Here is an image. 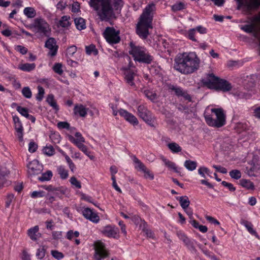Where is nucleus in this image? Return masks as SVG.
<instances>
[{
	"label": "nucleus",
	"mask_w": 260,
	"mask_h": 260,
	"mask_svg": "<svg viewBox=\"0 0 260 260\" xmlns=\"http://www.w3.org/2000/svg\"><path fill=\"white\" fill-rule=\"evenodd\" d=\"M156 5L153 3L147 5L143 9L136 25L137 35L143 40H146L150 33V29L153 28L152 21L156 12Z\"/></svg>",
	"instance_id": "nucleus-1"
},
{
	"label": "nucleus",
	"mask_w": 260,
	"mask_h": 260,
	"mask_svg": "<svg viewBox=\"0 0 260 260\" xmlns=\"http://www.w3.org/2000/svg\"><path fill=\"white\" fill-rule=\"evenodd\" d=\"M174 69L182 74H189L197 71L200 60L195 52L178 54L175 58Z\"/></svg>",
	"instance_id": "nucleus-2"
},
{
	"label": "nucleus",
	"mask_w": 260,
	"mask_h": 260,
	"mask_svg": "<svg viewBox=\"0 0 260 260\" xmlns=\"http://www.w3.org/2000/svg\"><path fill=\"white\" fill-rule=\"evenodd\" d=\"M121 0H90V5L98 11L101 20H109L114 15L113 10H117L122 6Z\"/></svg>",
	"instance_id": "nucleus-3"
},
{
	"label": "nucleus",
	"mask_w": 260,
	"mask_h": 260,
	"mask_svg": "<svg viewBox=\"0 0 260 260\" xmlns=\"http://www.w3.org/2000/svg\"><path fill=\"white\" fill-rule=\"evenodd\" d=\"M202 81L203 84L208 88L216 90L226 92L231 90L232 88L229 82L224 79H220L213 73L207 74L206 77L202 79Z\"/></svg>",
	"instance_id": "nucleus-4"
},
{
	"label": "nucleus",
	"mask_w": 260,
	"mask_h": 260,
	"mask_svg": "<svg viewBox=\"0 0 260 260\" xmlns=\"http://www.w3.org/2000/svg\"><path fill=\"white\" fill-rule=\"evenodd\" d=\"M213 114H205L204 117L207 124L215 127H221L225 124V115L221 108L211 109Z\"/></svg>",
	"instance_id": "nucleus-5"
},
{
	"label": "nucleus",
	"mask_w": 260,
	"mask_h": 260,
	"mask_svg": "<svg viewBox=\"0 0 260 260\" xmlns=\"http://www.w3.org/2000/svg\"><path fill=\"white\" fill-rule=\"evenodd\" d=\"M130 46L129 53L135 61L146 64H150L152 61L153 57L144 47L135 46L132 43H131Z\"/></svg>",
	"instance_id": "nucleus-6"
},
{
	"label": "nucleus",
	"mask_w": 260,
	"mask_h": 260,
	"mask_svg": "<svg viewBox=\"0 0 260 260\" xmlns=\"http://www.w3.org/2000/svg\"><path fill=\"white\" fill-rule=\"evenodd\" d=\"M32 27L37 30V32L48 36L51 31L49 25L43 18H37L34 20Z\"/></svg>",
	"instance_id": "nucleus-7"
},
{
	"label": "nucleus",
	"mask_w": 260,
	"mask_h": 260,
	"mask_svg": "<svg viewBox=\"0 0 260 260\" xmlns=\"http://www.w3.org/2000/svg\"><path fill=\"white\" fill-rule=\"evenodd\" d=\"M119 31L114 27H107L103 32V36L106 41L110 44H117L120 41L119 36Z\"/></svg>",
	"instance_id": "nucleus-8"
},
{
	"label": "nucleus",
	"mask_w": 260,
	"mask_h": 260,
	"mask_svg": "<svg viewBox=\"0 0 260 260\" xmlns=\"http://www.w3.org/2000/svg\"><path fill=\"white\" fill-rule=\"evenodd\" d=\"M76 136L80 137L78 141L75 140V138L72 135H69V140L76 145V146H77V147L85 155L88 156L91 159H92L94 158L93 156L90 155V151L88 150V148L86 146L83 144V143L85 142V139L79 132H76Z\"/></svg>",
	"instance_id": "nucleus-9"
},
{
	"label": "nucleus",
	"mask_w": 260,
	"mask_h": 260,
	"mask_svg": "<svg viewBox=\"0 0 260 260\" xmlns=\"http://www.w3.org/2000/svg\"><path fill=\"white\" fill-rule=\"evenodd\" d=\"M138 113L140 118H141L146 123L152 127L154 126L155 118L152 113L144 106L140 105L138 107Z\"/></svg>",
	"instance_id": "nucleus-10"
},
{
	"label": "nucleus",
	"mask_w": 260,
	"mask_h": 260,
	"mask_svg": "<svg viewBox=\"0 0 260 260\" xmlns=\"http://www.w3.org/2000/svg\"><path fill=\"white\" fill-rule=\"evenodd\" d=\"M94 258L95 260H102L109 255V252L106 249L105 244L101 242L97 241L94 243Z\"/></svg>",
	"instance_id": "nucleus-11"
},
{
	"label": "nucleus",
	"mask_w": 260,
	"mask_h": 260,
	"mask_svg": "<svg viewBox=\"0 0 260 260\" xmlns=\"http://www.w3.org/2000/svg\"><path fill=\"white\" fill-rule=\"evenodd\" d=\"M134 162L137 165L135 167L136 169L142 172L144 174V177L145 178H149L150 180H153L154 179L153 174L151 173V171L147 168L145 165L136 157H134Z\"/></svg>",
	"instance_id": "nucleus-12"
},
{
	"label": "nucleus",
	"mask_w": 260,
	"mask_h": 260,
	"mask_svg": "<svg viewBox=\"0 0 260 260\" xmlns=\"http://www.w3.org/2000/svg\"><path fill=\"white\" fill-rule=\"evenodd\" d=\"M28 172L30 175H36L40 174L42 171V166L38 160L35 159L27 165Z\"/></svg>",
	"instance_id": "nucleus-13"
},
{
	"label": "nucleus",
	"mask_w": 260,
	"mask_h": 260,
	"mask_svg": "<svg viewBox=\"0 0 260 260\" xmlns=\"http://www.w3.org/2000/svg\"><path fill=\"white\" fill-rule=\"evenodd\" d=\"M13 120L14 123L15 129L17 132V136L18 138V139L19 141L22 142L23 141V128L21 122L19 118L16 115L13 116Z\"/></svg>",
	"instance_id": "nucleus-14"
},
{
	"label": "nucleus",
	"mask_w": 260,
	"mask_h": 260,
	"mask_svg": "<svg viewBox=\"0 0 260 260\" xmlns=\"http://www.w3.org/2000/svg\"><path fill=\"white\" fill-rule=\"evenodd\" d=\"M119 114L123 117L127 121L131 124L136 125L139 123L137 118L132 114L129 113L126 110L121 109L119 110Z\"/></svg>",
	"instance_id": "nucleus-15"
},
{
	"label": "nucleus",
	"mask_w": 260,
	"mask_h": 260,
	"mask_svg": "<svg viewBox=\"0 0 260 260\" xmlns=\"http://www.w3.org/2000/svg\"><path fill=\"white\" fill-rule=\"evenodd\" d=\"M169 89L174 91L177 96H182L186 100L189 102L191 101V98L186 91L183 90L181 87L175 86L173 85H169Z\"/></svg>",
	"instance_id": "nucleus-16"
},
{
	"label": "nucleus",
	"mask_w": 260,
	"mask_h": 260,
	"mask_svg": "<svg viewBox=\"0 0 260 260\" xmlns=\"http://www.w3.org/2000/svg\"><path fill=\"white\" fill-rule=\"evenodd\" d=\"M45 47L49 49V53L51 56H54L56 54L58 46L56 45V42L54 38H49L46 41Z\"/></svg>",
	"instance_id": "nucleus-17"
},
{
	"label": "nucleus",
	"mask_w": 260,
	"mask_h": 260,
	"mask_svg": "<svg viewBox=\"0 0 260 260\" xmlns=\"http://www.w3.org/2000/svg\"><path fill=\"white\" fill-rule=\"evenodd\" d=\"M82 213L85 218L94 223H98L100 220V217L97 214L89 208L84 209Z\"/></svg>",
	"instance_id": "nucleus-18"
},
{
	"label": "nucleus",
	"mask_w": 260,
	"mask_h": 260,
	"mask_svg": "<svg viewBox=\"0 0 260 260\" xmlns=\"http://www.w3.org/2000/svg\"><path fill=\"white\" fill-rule=\"evenodd\" d=\"M238 3L237 9L240 10L242 7L247 13H250L252 8V0H236Z\"/></svg>",
	"instance_id": "nucleus-19"
},
{
	"label": "nucleus",
	"mask_w": 260,
	"mask_h": 260,
	"mask_svg": "<svg viewBox=\"0 0 260 260\" xmlns=\"http://www.w3.org/2000/svg\"><path fill=\"white\" fill-rule=\"evenodd\" d=\"M118 230L114 226L107 225L104 228L102 233L105 236L108 237L115 238L118 233Z\"/></svg>",
	"instance_id": "nucleus-20"
},
{
	"label": "nucleus",
	"mask_w": 260,
	"mask_h": 260,
	"mask_svg": "<svg viewBox=\"0 0 260 260\" xmlns=\"http://www.w3.org/2000/svg\"><path fill=\"white\" fill-rule=\"evenodd\" d=\"M88 109L82 104H77L75 106L73 112L75 115L81 117H85L87 114Z\"/></svg>",
	"instance_id": "nucleus-21"
},
{
	"label": "nucleus",
	"mask_w": 260,
	"mask_h": 260,
	"mask_svg": "<svg viewBox=\"0 0 260 260\" xmlns=\"http://www.w3.org/2000/svg\"><path fill=\"white\" fill-rule=\"evenodd\" d=\"M27 235L32 240L36 241L41 236L39 233V226L36 225L29 229L27 231Z\"/></svg>",
	"instance_id": "nucleus-22"
},
{
	"label": "nucleus",
	"mask_w": 260,
	"mask_h": 260,
	"mask_svg": "<svg viewBox=\"0 0 260 260\" xmlns=\"http://www.w3.org/2000/svg\"><path fill=\"white\" fill-rule=\"evenodd\" d=\"M135 75L134 72L131 70H126L124 73V79L126 83L134 87H135V84L134 82Z\"/></svg>",
	"instance_id": "nucleus-23"
},
{
	"label": "nucleus",
	"mask_w": 260,
	"mask_h": 260,
	"mask_svg": "<svg viewBox=\"0 0 260 260\" xmlns=\"http://www.w3.org/2000/svg\"><path fill=\"white\" fill-rule=\"evenodd\" d=\"M241 223L245 226V228L247 229V231L249 232L250 234L255 236L256 238L259 237L256 232L253 229V225L251 223V222L245 220H242L241 221Z\"/></svg>",
	"instance_id": "nucleus-24"
},
{
	"label": "nucleus",
	"mask_w": 260,
	"mask_h": 260,
	"mask_svg": "<svg viewBox=\"0 0 260 260\" xmlns=\"http://www.w3.org/2000/svg\"><path fill=\"white\" fill-rule=\"evenodd\" d=\"M176 199L179 201L180 206L183 210H185V209L188 208L190 204V201L187 196L177 197Z\"/></svg>",
	"instance_id": "nucleus-25"
},
{
	"label": "nucleus",
	"mask_w": 260,
	"mask_h": 260,
	"mask_svg": "<svg viewBox=\"0 0 260 260\" xmlns=\"http://www.w3.org/2000/svg\"><path fill=\"white\" fill-rule=\"evenodd\" d=\"M161 159L162 161L164 162L165 166L167 167L169 169L173 170L176 173L179 172L177 169V167L176 166V165L174 162L168 160L164 156H161Z\"/></svg>",
	"instance_id": "nucleus-26"
},
{
	"label": "nucleus",
	"mask_w": 260,
	"mask_h": 260,
	"mask_svg": "<svg viewBox=\"0 0 260 260\" xmlns=\"http://www.w3.org/2000/svg\"><path fill=\"white\" fill-rule=\"evenodd\" d=\"M46 102L55 110L58 111L59 110V107L54 99V96L52 94L48 95L46 99Z\"/></svg>",
	"instance_id": "nucleus-27"
},
{
	"label": "nucleus",
	"mask_w": 260,
	"mask_h": 260,
	"mask_svg": "<svg viewBox=\"0 0 260 260\" xmlns=\"http://www.w3.org/2000/svg\"><path fill=\"white\" fill-rule=\"evenodd\" d=\"M36 68V64L34 63H23L21 64L19 66L18 68L23 71L25 72H30L32 70H34Z\"/></svg>",
	"instance_id": "nucleus-28"
},
{
	"label": "nucleus",
	"mask_w": 260,
	"mask_h": 260,
	"mask_svg": "<svg viewBox=\"0 0 260 260\" xmlns=\"http://www.w3.org/2000/svg\"><path fill=\"white\" fill-rule=\"evenodd\" d=\"M77 28L79 30H82L86 28L85 20L81 18H76L74 20Z\"/></svg>",
	"instance_id": "nucleus-29"
},
{
	"label": "nucleus",
	"mask_w": 260,
	"mask_h": 260,
	"mask_svg": "<svg viewBox=\"0 0 260 260\" xmlns=\"http://www.w3.org/2000/svg\"><path fill=\"white\" fill-rule=\"evenodd\" d=\"M167 146L173 153H178L182 150L181 147L175 142L169 143Z\"/></svg>",
	"instance_id": "nucleus-30"
},
{
	"label": "nucleus",
	"mask_w": 260,
	"mask_h": 260,
	"mask_svg": "<svg viewBox=\"0 0 260 260\" xmlns=\"http://www.w3.org/2000/svg\"><path fill=\"white\" fill-rule=\"evenodd\" d=\"M184 165L187 170L191 171L194 170L197 167V162L191 160H186Z\"/></svg>",
	"instance_id": "nucleus-31"
},
{
	"label": "nucleus",
	"mask_w": 260,
	"mask_h": 260,
	"mask_svg": "<svg viewBox=\"0 0 260 260\" xmlns=\"http://www.w3.org/2000/svg\"><path fill=\"white\" fill-rule=\"evenodd\" d=\"M240 184L248 189H253L254 187L253 183L250 180L241 179L240 180Z\"/></svg>",
	"instance_id": "nucleus-32"
},
{
	"label": "nucleus",
	"mask_w": 260,
	"mask_h": 260,
	"mask_svg": "<svg viewBox=\"0 0 260 260\" xmlns=\"http://www.w3.org/2000/svg\"><path fill=\"white\" fill-rule=\"evenodd\" d=\"M24 14L28 17L32 18L36 15L35 10L32 7H26L24 9Z\"/></svg>",
	"instance_id": "nucleus-33"
},
{
	"label": "nucleus",
	"mask_w": 260,
	"mask_h": 260,
	"mask_svg": "<svg viewBox=\"0 0 260 260\" xmlns=\"http://www.w3.org/2000/svg\"><path fill=\"white\" fill-rule=\"evenodd\" d=\"M70 19V16H63L59 21V25L62 27H68L70 25V23L69 22Z\"/></svg>",
	"instance_id": "nucleus-34"
},
{
	"label": "nucleus",
	"mask_w": 260,
	"mask_h": 260,
	"mask_svg": "<svg viewBox=\"0 0 260 260\" xmlns=\"http://www.w3.org/2000/svg\"><path fill=\"white\" fill-rule=\"evenodd\" d=\"M86 53L88 55H90L93 53L94 55H96L98 53V51L95 48V46L91 44L89 46H86L85 47Z\"/></svg>",
	"instance_id": "nucleus-35"
},
{
	"label": "nucleus",
	"mask_w": 260,
	"mask_h": 260,
	"mask_svg": "<svg viewBox=\"0 0 260 260\" xmlns=\"http://www.w3.org/2000/svg\"><path fill=\"white\" fill-rule=\"evenodd\" d=\"M43 152L45 154L48 156H52L55 153V149L51 145H46L43 149Z\"/></svg>",
	"instance_id": "nucleus-36"
},
{
	"label": "nucleus",
	"mask_w": 260,
	"mask_h": 260,
	"mask_svg": "<svg viewBox=\"0 0 260 260\" xmlns=\"http://www.w3.org/2000/svg\"><path fill=\"white\" fill-rule=\"evenodd\" d=\"M57 172L61 179H65L68 178V170H66L63 167H59L57 168Z\"/></svg>",
	"instance_id": "nucleus-37"
},
{
	"label": "nucleus",
	"mask_w": 260,
	"mask_h": 260,
	"mask_svg": "<svg viewBox=\"0 0 260 260\" xmlns=\"http://www.w3.org/2000/svg\"><path fill=\"white\" fill-rule=\"evenodd\" d=\"M52 176V172L48 171L46 173L42 174V176L38 178V179L41 181H49L51 179Z\"/></svg>",
	"instance_id": "nucleus-38"
},
{
	"label": "nucleus",
	"mask_w": 260,
	"mask_h": 260,
	"mask_svg": "<svg viewBox=\"0 0 260 260\" xmlns=\"http://www.w3.org/2000/svg\"><path fill=\"white\" fill-rule=\"evenodd\" d=\"M232 178L238 180L241 177V173L238 170H232L229 173Z\"/></svg>",
	"instance_id": "nucleus-39"
},
{
	"label": "nucleus",
	"mask_w": 260,
	"mask_h": 260,
	"mask_svg": "<svg viewBox=\"0 0 260 260\" xmlns=\"http://www.w3.org/2000/svg\"><path fill=\"white\" fill-rule=\"evenodd\" d=\"M38 93L36 95V99L38 101H41L43 100L44 97V94L45 93L44 89L43 87L41 86H38Z\"/></svg>",
	"instance_id": "nucleus-40"
},
{
	"label": "nucleus",
	"mask_w": 260,
	"mask_h": 260,
	"mask_svg": "<svg viewBox=\"0 0 260 260\" xmlns=\"http://www.w3.org/2000/svg\"><path fill=\"white\" fill-rule=\"evenodd\" d=\"M198 173L204 178H206V174L210 176V171L206 167H200L198 170Z\"/></svg>",
	"instance_id": "nucleus-41"
},
{
	"label": "nucleus",
	"mask_w": 260,
	"mask_h": 260,
	"mask_svg": "<svg viewBox=\"0 0 260 260\" xmlns=\"http://www.w3.org/2000/svg\"><path fill=\"white\" fill-rule=\"evenodd\" d=\"M17 111L22 116L27 118L28 115V110L27 108H24L21 106H18L17 107Z\"/></svg>",
	"instance_id": "nucleus-42"
},
{
	"label": "nucleus",
	"mask_w": 260,
	"mask_h": 260,
	"mask_svg": "<svg viewBox=\"0 0 260 260\" xmlns=\"http://www.w3.org/2000/svg\"><path fill=\"white\" fill-rule=\"evenodd\" d=\"M79 236V233L78 231L73 232V230L69 231L66 235V237L68 239L71 240L73 237H78Z\"/></svg>",
	"instance_id": "nucleus-43"
},
{
	"label": "nucleus",
	"mask_w": 260,
	"mask_h": 260,
	"mask_svg": "<svg viewBox=\"0 0 260 260\" xmlns=\"http://www.w3.org/2000/svg\"><path fill=\"white\" fill-rule=\"evenodd\" d=\"M23 95L27 99H30L31 97L32 93L28 87H25L22 90Z\"/></svg>",
	"instance_id": "nucleus-44"
},
{
	"label": "nucleus",
	"mask_w": 260,
	"mask_h": 260,
	"mask_svg": "<svg viewBox=\"0 0 260 260\" xmlns=\"http://www.w3.org/2000/svg\"><path fill=\"white\" fill-rule=\"evenodd\" d=\"M45 249L44 247H41L38 249L36 256L39 259H42L45 255Z\"/></svg>",
	"instance_id": "nucleus-45"
},
{
	"label": "nucleus",
	"mask_w": 260,
	"mask_h": 260,
	"mask_svg": "<svg viewBox=\"0 0 260 260\" xmlns=\"http://www.w3.org/2000/svg\"><path fill=\"white\" fill-rule=\"evenodd\" d=\"M196 34V29L194 28H191L188 31V38L189 39L194 42H197V40L195 38L194 36Z\"/></svg>",
	"instance_id": "nucleus-46"
},
{
	"label": "nucleus",
	"mask_w": 260,
	"mask_h": 260,
	"mask_svg": "<svg viewBox=\"0 0 260 260\" xmlns=\"http://www.w3.org/2000/svg\"><path fill=\"white\" fill-rule=\"evenodd\" d=\"M254 27L253 25H245L241 27V29L243 30L244 31L247 33L252 32L254 30Z\"/></svg>",
	"instance_id": "nucleus-47"
},
{
	"label": "nucleus",
	"mask_w": 260,
	"mask_h": 260,
	"mask_svg": "<svg viewBox=\"0 0 260 260\" xmlns=\"http://www.w3.org/2000/svg\"><path fill=\"white\" fill-rule=\"evenodd\" d=\"M202 251L205 255L211 258L212 260H216L217 257L213 253V252L207 249H203Z\"/></svg>",
	"instance_id": "nucleus-48"
},
{
	"label": "nucleus",
	"mask_w": 260,
	"mask_h": 260,
	"mask_svg": "<svg viewBox=\"0 0 260 260\" xmlns=\"http://www.w3.org/2000/svg\"><path fill=\"white\" fill-rule=\"evenodd\" d=\"M54 71L58 74L59 75H61L63 73V71L62 70V66L59 63H55L53 67Z\"/></svg>",
	"instance_id": "nucleus-49"
},
{
	"label": "nucleus",
	"mask_w": 260,
	"mask_h": 260,
	"mask_svg": "<svg viewBox=\"0 0 260 260\" xmlns=\"http://www.w3.org/2000/svg\"><path fill=\"white\" fill-rule=\"evenodd\" d=\"M70 182L73 185H74L77 188H81V185L80 182L77 180L76 178L75 177H72L70 179Z\"/></svg>",
	"instance_id": "nucleus-50"
},
{
	"label": "nucleus",
	"mask_w": 260,
	"mask_h": 260,
	"mask_svg": "<svg viewBox=\"0 0 260 260\" xmlns=\"http://www.w3.org/2000/svg\"><path fill=\"white\" fill-rule=\"evenodd\" d=\"M51 254L54 258L57 259H60L63 257V254L62 253L57 250H52Z\"/></svg>",
	"instance_id": "nucleus-51"
},
{
	"label": "nucleus",
	"mask_w": 260,
	"mask_h": 260,
	"mask_svg": "<svg viewBox=\"0 0 260 260\" xmlns=\"http://www.w3.org/2000/svg\"><path fill=\"white\" fill-rule=\"evenodd\" d=\"M14 196L12 193H9L7 195V198H6V207L7 208L9 207V206H10V205L12 202V200L14 199Z\"/></svg>",
	"instance_id": "nucleus-52"
},
{
	"label": "nucleus",
	"mask_w": 260,
	"mask_h": 260,
	"mask_svg": "<svg viewBox=\"0 0 260 260\" xmlns=\"http://www.w3.org/2000/svg\"><path fill=\"white\" fill-rule=\"evenodd\" d=\"M57 127L59 129L66 128L69 129L70 128V124L67 122H59L57 123Z\"/></svg>",
	"instance_id": "nucleus-53"
},
{
	"label": "nucleus",
	"mask_w": 260,
	"mask_h": 260,
	"mask_svg": "<svg viewBox=\"0 0 260 260\" xmlns=\"http://www.w3.org/2000/svg\"><path fill=\"white\" fill-rule=\"evenodd\" d=\"M38 148V145L34 142H30L29 144L28 151L31 153L35 152Z\"/></svg>",
	"instance_id": "nucleus-54"
},
{
	"label": "nucleus",
	"mask_w": 260,
	"mask_h": 260,
	"mask_svg": "<svg viewBox=\"0 0 260 260\" xmlns=\"http://www.w3.org/2000/svg\"><path fill=\"white\" fill-rule=\"evenodd\" d=\"M184 6L185 5L183 3L180 2L174 5L172 7V9L174 11H179L183 9Z\"/></svg>",
	"instance_id": "nucleus-55"
},
{
	"label": "nucleus",
	"mask_w": 260,
	"mask_h": 260,
	"mask_svg": "<svg viewBox=\"0 0 260 260\" xmlns=\"http://www.w3.org/2000/svg\"><path fill=\"white\" fill-rule=\"evenodd\" d=\"M221 184L225 187H226L230 191H234L236 190L235 187L231 183H228L225 181H223Z\"/></svg>",
	"instance_id": "nucleus-56"
},
{
	"label": "nucleus",
	"mask_w": 260,
	"mask_h": 260,
	"mask_svg": "<svg viewBox=\"0 0 260 260\" xmlns=\"http://www.w3.org/2000/svg\"><path fill=\"white\" fill-rule=\"evenodd\" d=\"M77 51V47L75 46H72L69 47L67 49V54L70 56H73Z\"/></svg>",
	"instance_id": "nucleus-57"
},
{
	"label": "nucleus",
	"mask_w": 260,
	"mask_h": 260,
	"mask_svg": "<svg viewBox=\"0 0 260 260\" xmlns=\"http://www.w3.org/2000/svg\"><path fill=\"white\" fill-rule=\"evenodd\" d=\"M213 167L215 168L217 171L222 174H226L228 172L226 169L221 166L214 165Z\"/></svg>",
	"instance_id": "nucleus-58"
},
{
	"label": "nucleus",
	"mask_w": 260,
	"mask_h": 260,
	"mask_svg": "<svg viewBox=\"0 0 260 260\" xmlns=\"http://www.w3.org/2000/svg\"><path fill=\"white\" fill-rule=\"evenodd\" d=\"M44 192L43 191H34L31 193V197L36 198L38 197H42L44 196Z\"/></svg>",
	"instance_id": "nucleus-59"
},
{
	"label": "nucleus",
	"mask_w": 260,
	"mask_h": 260,
	"mask_svg": "<svg viewBox=\"0 0 260 260\" xmlns=\"http://www.w3.org/2000/svg\"><path fill=\"white\" fill-rule=\"evenodd\" d=\"M259 6L260 0H252L251 11L258 9Z\"/></svg>",
	"instance_id": "nucleus-60"
},
{
	"label": "nucleus",
	"mask_w": 260,
	"mask_h": 260,
	"mask_svg": "<svg viewBox=\"0 0 260 260\" xmlns=\"http://www.w3.org/2000/svg\"><path fill=\"white\" fill-rule=\"evenodd\" d=\"M111 179L112 180V186L114 188V189L118 191L119 192L121 193L122 192L121 189L118 187V186L117 184L116 181V177L115 176H113L111 177Z\"/></svg>",
	"instance_id": "nucleus-61"
},
{
	"label": "nucleus",
	"mask_w": 260,
	"mask_h": 260,
	"mask_svg": "<svg viewBox=\"0 0 260 260\" xmlns=\"http://www.w3.org/2000/svg\"><path fill=\"white\" fill-rule=\"evenodd\" d=\"M187 248L192 251L196 252L197 251L195 246L194 245L193 242L192 241H189L188 243L185 244Z\"/></svg>",
	"instance_id": "nucleus-62"
},
{
	"label": "nucleus",
	"mask_w": 260,
	"mask_h": 260,
	"mask_svg": "<svg viewBox=\"0 0 260 260\" xmlns=\"http://www.w3.org/2000/svg\"><path fill=\"white\" fill-rule=\"evenodd\" d=\"M205 218L208 221L210 222L213 223L217 225H219L220 224L219 222L217 220H216V219L211 216L206 215L205 216Z\"/></svg>",
	"instance_id": "nucleus-63"
},
{
	"label": "nucleus",
	"mask_w": 260,
	"mask_h": 260,
	"mask_svg": "<svg viewBox=\"0 0 260 260\" xmlns=\"http://www.w3.org/2000/svg\"><path fill=\"white\" fill-rule=\"evenodd\" d=\"M62 236L61 232L54 231L52 232L53 238L55 240L60 239Z\"/></svg>",
	"instance_id": "nucleus-64"
}]
</instances>
